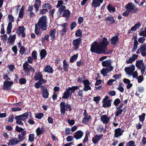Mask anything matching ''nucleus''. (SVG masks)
Returning <instances> with one entry per match:
<instances>
[{"label": "nucleus", "instance_id": "nucleus-1", "mask_svg": "<svg viewBox=\"0 0 146 146\" xmlns=\"http://www.w3.org/2000/svg\"><path fill=\"white\" fill-rule=\"evenodd\" d=\"M90 51L92 52L95 53L99 54H106V53L104 52V49L102 48L98 42V43L96 41L94 42L92 44Z\"/></svg>", "mask_w": 146, "mask_h": 146}, {"label": "nucleus", "instance_id": "nucleus-2", "mask_svg": "<svg viewBox=\"0 0 146 146\" xmlns=\"http://www.w3.org/2000/svg\"><path fill=\"white\" fill-rule=\"evenodd\" d=\"M79 86H73L72 87H68L66 89L63 94L62 98L63 99H66L70 97L75 91L79 89Z\"/></svg>", "mask_w": 146, "mask_h": 146}, {"label": "nucleus", "instance_id": "nucleus-3", "mask_svg": "<svg viewBox=\"0 0 146 146\" xmlns=\"http://www.w3.org/2000/svg\"><path fill=\"white\" fill-rule=\"evenodd\" d=\"M47 18L46 16H42L39 18L38 23L36 24L40 27V29L43 31L47 29Z\"/></svg>", "mask_w": 146, "mask_h": 146}, {"label": "nucleus", "instance_id": "nucleus-4", "mask_svg": "<svg viewBox=\"0 0 146 146\" xmlns=\"http://www.w3.org/2000/svg\"><path fill=\"white\" fill-rule=\"evenodd\" d=\"M60 106L61 115H64L66 113V111L68 109L69 111H71L72 110L70 105L68 104L66 105L65 102H61L60 104Z\"/></svg>", "mask_w": 146, "mask_h": 146}, {"label": "nucleus", "instance_id": "nucleus-5", "mask_svg": "<svg viewBox=\"0 0 146 146\" xmlns=\"http://www.w3.org/2000/svg\"><path fill=\"white\" fill-rule=\"evenodd\" d=\"M82 42V39L80 38H78L73 40L72 41L73 48L75 50H77L79 46Z\"/></svg>", "mask_w": 146, "mask_h": 146}, {"label": "nucleus", "instance_id": "nucleus-6", "mask_svg": "<svg viewBox=\"0 0 146 146\" xmlns=\"http://www.w3.org/2000/svg\"><path fill=\"white\" fill-rule=\"evenodd\" d=\"M102 64L103 67L108 68V71L110 72L113 69V67L111 65V61L110 59L103 61L102 62Z\"/></svg>", "mask_w": 146, "mask_h": 146}, {"label": "nucleus", "instance_id": "nucleus-7", "mask_svg": "<svg viewBox=\"0 0 146 146\" xmlns=\"http://www.w3.org/2000/svg\"><path fill=\"white\" fill-rule=\"evenodd\" d=\"M102 48L104 49L105 52L107 50V46L108 45L109 42L106 37H103L101 41L98 42Z\"/></svg>", "mask_w": 146, "mask_h": 146}, {"label": "nucleus", "instance_id": "nucleus-8", "mask_svg": "<svg viewBox=\"0 0 146 146\" xmlns=\"http://www.w3.org/2000/svg\"><path fill=\"white\" fill-rule=\"evenodd\" d=\"M109 98V97L108 96H106L103 99L102 102L103 104L102 105L103 107L107 108L111 106V102L112 100L111 99L108 100Z\"/></svg>", "mask_w": 146, "mask_h": 146}, {"label": "nucleus", "instance_id": "nucleus-9", "mask_svg": "<svg viewBox=\"0 0 146 146\" xmlns=\"http://www.w3.org/2000/svg\"><path fill=\"white\" fill-rule=\"evenodd\" d=\"M13 83L12 81H5L3 82V89L6 90H9L11 89Z\"/></svg>", "mask_w": 146, "mask_h": 146}, {"label": "nucleus", "instance_id": "nucleus-10", "mask_svg": "<svg viewBox=\"0 0 146 146\" xmlns=\"http://www.w3.org/2000/svg\"><path fill=\"white\" fill-rule=\"evenodd\" d=\"M83 83L84 84V87L83 88V90L85 92H87L89 90H91L92 88L90 86V82L88 79L84 80L83 81Z\"/></svg>", "mask_w": 146, "mask_h": 146}, {"label": "nucleus", "instance_id": "nucleus-11", "mask_svg": "<svg viewBox=\"0 0 146 146\" xmlns=\"http://www.w3.org/2000/svg\"><path fill=\"white\" fill-rule=\"evenodd\" d=\"M125 8L127 10H133L134 13L137 12L138 11V9L135 5H133L132 3L130 2L125 6Z\"/></svg>", "mask_w": 146, "mask_h": 146}, {"label": "nucleus", "instance_id": "nucleus-12", "mask_svg": "<svg viewBox=\"0 0 146 146\" xmlns=\"http://www.w3.org/2000/svg\"><path fill=\"white\" fill-rule=\"evenodd\" d=\"M84 133L81 130H78L74 134L73 137L76 140L81 138L83 136Z\"/></svg>", "mask_w": 146, "mask_h": 146}, {"label": "nucleus", "instance_id": "nucleus-13", "mask_svg": "<svg viewBox=\"0 0 146 146\" xmlns=\"http://www.w3.org/2000/svg\"><path fill=\"white\" fill-rule=\"evenodd\" d=\"M135 70V66L132 64L130 67H126L125 69V71L127 73L128 75H131V74Z\"/></svg>", "mask_w": 146, "mask_h": 146}, {"label": "nucleus", "instance_id": "nucleus-14", "mask_svg": "<svg viewBox=\"0 0 146 146\" xmlns=\"http://www.w3.org/2000/svg\"><path fill=\"white\" fill-rule=\"evenodd\" d=\"M41 93L43 98L47 99L48 98L49 93L47 88H43L41 90Z\"/></svg>", "mask_w": 146, "mask_h": 146}, {"label": "nucleus", "instance_id": "nucleus-15", "mask_svg": "<svg viewBox=\"0 0 146 146\" xmlns=\"http://www.w3.org/2000/svg\"><path fill=\"white\" fill-rule=\"evenodd\" d=\"M104 0H92V6L96 8L100 6L101 4L102 3Z\"/></svg>", "mask_w": 146, "mask_h": 146}, {"label": "nucleus", "instance_id": "nucleus-16", "mask_svg": "<svg viewBox=\"0 0 146 146\" xmlns=\"http://www.w3.org/2000/svg\"><path fill=\"white\" fill-rule=\"evenodd\" d=\"M103 134H100L98 135L96 134L95 135L94 137L92 138V141L93 143L94 144L97 143L101 139H102V137H103Z\"/></svg>", "mask_w": 146, "mask_h": 146}, {"label": "nucleus", "instance_id": "nucleus-17", "mask_svg": "<svg viewBox=\"0 0 146 146\" xmlns=\"http://www.w3.org/2000/svg\"><path fill=\"white\" fill-rule=\"evenodd\" d=\"M25 29L23 26H19L18 27V30L19 33H18V35H19L20 34H21L22 37L24 38L26 36V35L24 33Z\"/></svg>", "mask_w": 146, "mask_h": 146}, {"label": "nucleus", "instance_id": "nucleus-18", "mask_svg": "<svg viewBox=\"0 0 146 146\" xmlns=\"http://www.w3.org/2000/svg\"><path fill=\"white\" fill-rule=\"evenodd\" d=\"M110 119L106 115H104L101 117V120L102 121L104 124L108 123L110 121Z\"/></svg>", "mask_w": 146, "mask_h": 146}, {"label": "nucleus", "instance_id": "nucleus-19", "mask_svg": "<svg viewBox=\"0 0 146 146\" xmlns=\"http://www.w3.org/2000/svg\"><path fill=\"white\" fill-rule=\"evenodd\" d=\"M56 33V31L55 29H51L49 33V36H51L50 39L52 41L55 39V34Z\"/></svg>", "mask_w": 146, "mask_h": 146}, {"label": "nucleus", "instance_id": "nucleus-20", "mask_svg": "<svg viewBox=\"0 0 146 146\" xmlns=\"http://www.w3.org/2000/svg\"><path fill=\"white\" fill-rule=\"evenodd\" d=\"M45 129L44 127H42L40 129V127H38L36 130L35 131L36 133L37 136H38L42 134L44 132Z\"/></svg>", "mask_w": 146, "mask_h": 146}, {"label": "nucleus", "instance_id": "nucleus-21", "mask_svg": "<svg viewBox=\"0 0 146 146\" xmlns=\"http://www.w3.org/2000/svg\"><path fill=\"white\" fill-rule=\"evenodd\" d=\"M47 54V53L46 50L43 49L41 50L40 52V59L42 60L44 59L46 56Z\"/></svg>", "mask_w": 146, "mask_h": 146}, {"label": "nucleus", "instance_id": "nucleus-22", "mask_svg": "<svg viewBox=\"0 0 146 146\" xmlns=\"http://www.w3.org/2000/svg\"><path fill=\"white\" fill-rule=\"evenodd\" d=\"M19 143V141H18L17 138H15L12 139L11 140H9V143H7L8 145H16Z\"/></svg>", "mask_w": 146, "mask_h": 146}, {"label": "nucleus", "instance_id": "nucleus-23", "mask_svg": "<svg viewBox=\"0 0 146 146\" xmlns=\"http://www.w3.org/2000/svg\"><path fill=\"white\" fill-rule=\"evenodd\" d=\"M118 40L119 38L118 36L115 35L111 38V43L113 45L115 44L117 42L118 43Z\"/></svg>", "mask_w": 146, "mask_h": 146}, {"label": "nucleus", "instance_id": "nucleus-24", "mask_svg": "<svg viewBox=\"0 0 146 146\" xmlns=\"http://www.w3.org/2000/svg\"><path fill=\"white\" fill-rule=\"evenodd\" d=\"M41 4L40 0L35 1V3L34 5V7L35 9V12L37 13L39 10V7L40 6Z\"/></svg>", "mask_w": 146, "mask_h": 146}, {"label": "nucleus", "instance_id": "nucleus-25", "mask_svg": "<svg viewBox=\"0 0 146 146\" xmlns=\"http://www.w3.org/2000/svg\"><path fill=\"white\" fill-rule=\"evenodd\" d=\"M120 131L121 128H119L115 129L114 136V138L118 137L122 135V133H120Z\"/></svg>", "mask_w": 146, "mask_h": 146}, {"label": "nucleus", "instance_id": "nucleus-26", "mask_svg": "<svg viewBox=\"0 0 146 146\" xmlns=\"http://www.w3.org/2000/svg\"><path fill=\"white\" fill-rule=\"evenodd\" d=\"M44 71L45 72L52 73L54 71V70L51 66L47 65L45 66Z\"/></svg>", "mask_w": 146, "mask_h": 146}, {"label": "nucleus", "instance_id": "nucleus-27", "mask_svg": "<svg viewBox=\"0 0 146 146\" xmlns=\"http://www.w3.org/2000/svg\"><path fill=\"white\" fill-rule=\"evenodd\" d=\"M15 119L16 120V123L20 125H23V123L22 121H23L21 118L18 116H16L14 117Z\"/></svg>", "mask_w": 146, "mask_h": 146}, {"label": "nucleus", "instance_id": "nucleus-28", "mask_svg": "<svg viewBox=\"0 0 146 146\" xmlns=\"http://www.w3.org/2000/svg\"><path fill=\"white\" fill-rule=\"evenodd\" d=\"M29 64L27 61H26L24 64H23V70L24 72L25 73V75L27 73L28 70L29 69V67H28Z\"/></svg>", "mask_w": 146, "mask_h": 146}, {"label": "nucleus", "instance_id": "nucleus-29", "mask_svg": "<svg viewBox=\"0 0 146 146\" xmlns=\"http://www.w3.org/2000/svg\"><path fill=\"white\" fill-rule=\"evenodd\" d=\"M146 51V46L145 44H142L140 46V48H139L136 52V54H138L141 52L145 51Z\"/></svg>", "mask_w": 146, "mask_h": 146}, {"label": "nucleus", "instance_id": "nucleus-30", "mask_svg": "<svg viewBox=\"0 0 146 146\" xmlns=\"http://www.w3.org/2000/svg\"><path fill=\"white\" fill-rule=\"evenodd\" d=\"M107 8L109 12L111 13H113L115 11V8L112 6L111 4H109L108 5L107 7Z\"/></svg>", "mask_w": 146, "mask_h": 146}, {"label": "nucleus", "instance_id": "nucleus-31", "mask_svg": "<svg viewBox=\"0 0 146 146\" xmlns=\"http://www.w3.org/2000/svg\"><path fill=\"white\" fill-rule=\"evenodd\" d=\"M42 75L40 72H36L34 76V78L36 80H37L42 79Z\"/></svg>", "mask_w": 146, "mask_h": 146}, {"label": "nucleus", "instance_id": "nucleus-32", "mask_svg": "<svg viewBox=\"0 0 146 146\" xmlns=\"http://www.w3.org/2000/svg\"><path fill=\"white\" fill-rule=\"evenodd\" d=\"M106 21H108L110 24H113L115 22V21L113 17L111 15V16H108L106 18H105Z\"/></svg>", "mask_w": 146, "mask_h": 146}, {"label": "nucleus", "instance_id": "nucleus-33", "mask_svg": "<svg viewBox=\"0 0 146 146\" xmlns=\"http://www.w3.org/2000/svg\"><path fill=\"white\" fill-rule=\"evenodd\" d=\"M78 56V54L73 55L70 59V62L71 63H73L77 59Z\"/></svg>", "mask_w": 146, "mask_h": 146}, {"label": "nucleus", "instance_id": "nucleus-34", "mask_svg": "<svg viewBox=\"0 0 146 146\" xmlns=\"http://www.w3.org/2000/svg\"><path fill=\"white\" fill-rule=\"evenodd\" d=\"M143 62V60H137L136 61V63L135 64L136 66L139 69L141 68V66Z\"/></svg>", "mask_w": 146, "mask_h": 146}, {"label": "nucleus", "instance_id": "nucleus-35", "mask_svg": "<svg viewBox=\"0 0 146 146\" xmlns=\"http://www.w3.org/2000/svg\"><path fill=\"white\" fill-rule=\"evenodd\" d=\"M35 33L36 35H38L40 32V27L36 24L35 25Z\"/></svg>", "mask_w": 146, "mask_h": 146}, {"label": "nucleus", "instance_id": "nucleus-36", "mask_svg": "<svg viewBox=\"0 0 146 146\" xmlns=\"http://www.w3.org/2000/svg\"><path fill=\"white\" fill-rule=\"evenodd\" d=\"M75 36L77 37H80L82 35V30L80 29H78L77 30L75 34Z\"/></svg>", "mask_w": 146, "mask_h": 146}, {"label": "nucleus", "instance_id": "nucleus-37", "mask_svg": "<svg viewBox=\"0 0 146 146\" xmlns=\"http://www.w3.org/2000/svg\"><path fill=\"white\" fill-rule=\"evenodd\" d=\"M12 28V24L11 23H9L8 26L7 27V33L8 34H9L11 32V30Z\"/></svg>", "mask_w": 146, "mask_h": 146}, {"label": "nucleus", "instance_id": "nucleus-38", "mask_svg": "<svg viewBox=\"0 0 146 146\" xmlns=\"http://www.w3.org/2000/svg\"><path fill=\"white\" fill-rule=\"evenodd\" d=\"M108 68H103L102 70L100 71L101 74L103 75L104 76H106V75L108 73V72H110L108 71Z\"/></svg>", "mask_w": 146, "mask_h": 146}, {"label": "nucleus", "instance_id": "nucleus-39", "mask_svg": "<svg viewBox=\"0 0 146 146\" xmlns=\"http://www.w3.org/2000/svg\"><path fill=\"white\" fill-rule=\"evenodd\" d=\"M52 8L51 5L48 3H44L42 6V8H48L49 10H50Z\"/></svg>", "mask_w": 146, "mask_h": 146}, {"label": "nucleus", "instance_id": "nucleus-40", "mask_svg": "<svg viewBox=\"0 0 146 146\" xmlns=\"http://www.w3.org/2000/svg\"><path fill=\"white\" fill-rule=\"evenodd\" d=\"M34 139L35 134H34L31 133L29 135L28 141L31 142H32L34 141Z\"/></svg>", "mask_w": 146, "mask_h": 146}, {"label": "nucleus", "instance_id": "nucleus-41", "mask_svg": "<svg viewBox=\"0 0 146 146\" xmlns=\"http://www.w3.org/2000/svg\"><path fill=\"white\" fill-rule=\"evenodd\" d=\"M89 136V133L88 132L86 133L85 138L82 142L83 143H85L88 142V136Z\"/></svg>", "mask_w": 146, "mask_h": 146}, {"label": "nucleus", "instance_id": "nucleus-42", "mask_svg": "<svg viewBox=\"0 0 146 146\" xmlns=\"http://www.w3.org/2000/svg\"><path fill=\"white\" fill-rule=\"evenodd\" d=\"M44 114L42 113H40L36 114L35 115V118L37 119H41L43 116Z\"/></svg>", "mask_w": 146, "mask_h": 146}, {"label": "nucleus", "instance_id": "nucleus-43", "mask_svg": "<svg viewBox=\"0 0 146 146\" xmlns=\"http://www.w3.org/2000/svg\"><path fill=\"white\" fill-rule=\"evenodd\" d=\"M70 14V12L68 10H66L64 11L63 16L64 17H67Z\"/></svg>", "mask_w": 146, "mask_h": 146}, {"label": "nucleus", "instance_id": "nucleus-44", "mask_svg": "<svg viewBox=\"0 0 146 146\" xmlns=\"http://www.w3.org/2000/svg\"><path fill=\"white\" fill-rule=\"evenodd\" d=\"M37 52L35 50H34L33 51L31 55H32V57L33 58V59L34 60H36L37 59Z\"/></svg>", "mask_w": 146, "mask_h": 146}, {"label": "nucleus", "instance_id": "nucleus-45", "mask_svg": "<svg viewBox=\"0 0 146 146\" xmlns=\"http://www.w3.org/2000/svg\"><path fill=\"white\" fill-rule=\"evenodd\" d=\"M124 109H123L116 110V112L115 113V116L117 117L121 114L122 112L123 111Z\"/></svg>", "mask_w": 146, "mask_h": 146}, {"label": "nucleus", "instance_id": "nucleus-46", "mask_svg": "<svg viewBox=\"0 0 146 146\" xmlns=\"http://www.w3.org/2000/svg\"><path fill=\"white\" fill-rule=\"evenodd\" d=\"M145 115V114L144 113H142L141 115L139 116V120L143 122L144 121Z\"/></svg>", "mask_w": 146, "mask_h": 146}, {"label": "nucleus", "instance_id": "nucleus-47", "mask_svg": "<svg viewBox=\"0 0 146 146\" xmlns=\"http://www.w3.org/2000/svg\"><path fill=\"white\" fill-rule=\"evenodd\" d=\"M133 44L134 46L132 50V52H135L137 50L139 44L138 42H134Z\"/></svg>", "mask_w": 146, "mask_h": 146}, {"label": "nucleus", "instance_id": "nucleus-48", "mask_svg": "<svg viewBox=\"0 0 146 146\" xmlns=\"http://www.w3.org/2000/svg\"><path fill=\"white\" fill-rule=\"evenodd\" d=\"M30 71H31V72H32L33 73H34L35 71V68H33L32 66H30L29 67V70H28V71L26 74V75H29L30 74Z\"/></svg>", "mask_w": 146, "mask_h": 146}, {"label": "nucleus", "instance_id": "nucleus-49", "mask_svg": "<svg viewBox=\"0 0 146 146\" xmlns=\"http://www.w3.org/2000/svg\"><path fill=\"white\" fill-rule=\"evenodd\" d=\"M25 137H24L20 135V134H19L18 135V141H19V142L20 141H22L24 140L25 138Z\"/></svg>", "mask_w": 146, "mask_h": 146}, {"label": "nucleus", "instance_id": "nucleus-50", "mask_svg": "<svg viewBox=\"0 0 146 146\" xmlns=\"http://www.w3.org/2000/svg\"><path fill=\"white\" fill-rule=\"evenodd\" d=\"M19 81L20 84H23L26 83L27 80L25 78H21L19 79Z\"/></svg>", "mask_w": 146, "mask_h": 146}, {"label": "nucleus", "instance_id": "nucleus-51", "mask_svg": "<svg viewBox=\"0 0 146 146\" xmlns=\"http://www.w3.org/2000/svg\"><path fill=\"white\" fill-rule=\"evenodd\" d=\"M100 100L101 98L100 96L94 97L93 98V101L95 102L96 104L98 103Z\"/></svg>", "mask_w": 146, "mask_h": 146}, {"label": "nucleus", "instance_id": "nucleus-52", "mask_svg": "<svg viewBox=\"0 0 146 146\" xmlns=\"http://www.w3.org/2000/svg\"><path fill=\"white\" fill-rule=\"evenodd\" d=\"M67 31V29H63L60 30V33L61 36H63L66 34V33Z\"/></svg>", "mask_w": 146, "mask_h": 146}, {"label": "nucleus", "instance_id": "nucleus-53", "mask_svg": "<svg viewBox=\"0 0 146 146\" xmlns=\"http://www.w3.org/2000/svg\"><path fill=\"white\" fill-rule=\"evenodd\" d=\"M12 50L14 52L15 55H17V46L16 45L13 46L12 48Z\"/></svg>", "mask_w": 146, "mask_h": 146}, {"label": "nucleus", "instance_id": "nucleus-54", "mask_svg": "<svg viewBox=\"0 0 146 146\" xmlns=\"http://www.w3.org/2000/svg\"><path fill=\"white\" fill-rule=\"evenodd\" d=\"M135 142L134 141L132 140L129 141L127 142L126 143L127 145L128 146H135Z\"/></svg>", "mask_w": 146, "mask_h": 146}, {"label": "nucleus", "instance_id": "nucleus-55", "mask_svg": "<svg viewBox=\"0 0 146 146\" xmlns=\"http://www.w3.org/2000/svg\"><path fill=\"white\" fill-rule=\"evenodd\" d=\"M15 130L17 132L20 133L24 129L22 127H19L18 125H17L15 127Z\"/></svg>", "mask_w": 146, "mask_h": 146}, {"label": "nucleus", "instance_id": "nucleus-56", "mask_svg": "<svg viewBox=\"0 0 146 146\" xmlns=\"http://www.w3.org/2000/svg\"><path fill=\"white\" fill-rule=\"evenodd\" d=\"M8 18H9V20H10V21L9 23H12L14 21V18L13 16L11 15H8Z\"/></svg>", "mask_w": 146, "mask_h": 146}, {"label": "nucleus", "instance_id": "nucleus-57", "mask_svg": "<svg viewBox=\"0 0 146 146\" xmlns=\"http://www.w3.org/2000/svg\"><path fill=\"white\" fill-rule=\"evenodd\" d=\"M137 78V79L138 82V83H141L143 80L144 77L143 75H141L139 76Z\"/></svg>", "mask_w": 146, "mask_h": 146}, {"label": "nucleus", "instance_id": "nucleus-58", "mask_svg": "<svg viewBox=\"0 0 146 146\" xmlns=\"http://www.w3.org/2000/svg\"><path fill=\"white\" fill-rule=\"evenodd\" d=\"M139 35L140 36H143L144 37H146V28L145 29L144 31H142L140 32Z\"/></svg>", "mask_w": 146, "mask_h": 146}, {"label": "nucleus", "instance_id": "nucleus-59", "mask_svg": "<svg viewBox=\"0 0 146 146\" xmlns=\"http://www.w3.org/2000/svg\"><path fill=\"white\" fill-rule=\"evenodd\" d=\"M76 24L75 21H73L70 25V29L73 30L74 29L76 26Z\"/></svg>", "mask_w": 146, "mask_h": 146}, {"label": "nucleus", "instance_id": "nucleus-60", "mask_svg": "<svg viewBox=\"0 0 146 146\" xmlns=\"http://www.w3.org/2000/svg\"><path fill=\"white\" fill-rule=\"evenodd\" d=\"M66 9V7L64 5L61 6L59 9L58 11L60 13H62Z\"/></svg>", "mask_w": 146, "mask_h": 146}, {"label": "nucleus", "instance_id": "nucleus-61", "mask_svg": "<svg viewBox=\"0 0 146 146\" xmlns=\"http://www.w3.org/2000/svg\"><path fill=\"white\" fill-rule=\"evenodd\" d=\"M137 91L139 93H142L144 92V88L143 87H139L137 88Z\"/></svg>", "mask_w": 146, "mask_h": 146}, {"label": "nucleus", "instance_id": "nucleus-62", "mask_svg": "<svg viewBox=\"0 0 146 146\" xmlns=\"http://www.w3.org/2000/svg\"><path fill=\"white\" fill-rule=\"evenodd\" d=\"M120 103V99L117 98L114 100L113 102V104L115 106H117Z\"/></svg>", "mask_w": 146, "mask_h": 146}, {"label": "nucleus", "instance_id": "nucleus-63", "mask_svg": "<svg viewBox=\"0 0 146 146\" xmlns=\"http://www.w3.org/2000/svg\"><path fill=\"white\" fill-rule=\"evenodd\" d=\"M145 40L146 39L144 37L142 36L139 38L138 41L139 43H143L145 41Z\"/></svg>", "mask_w": 146, "mask_h": 146}, {"label": "nucleus", "instance_id": "nucleus-64", "mask_svg": "<svg viewBox=\"0 0 146 146\" xmlns=\"http://www.w3.org/2000/svg\"><path fill=\"white\" fill-rule=\"evenodd\" d=\"M25 49L23 46V47H21L20 48L19 52L20 54L21 55H22L25 52Z\"/></svg>", "mask_w": 146, "mask_h": 146}]
</instances>
